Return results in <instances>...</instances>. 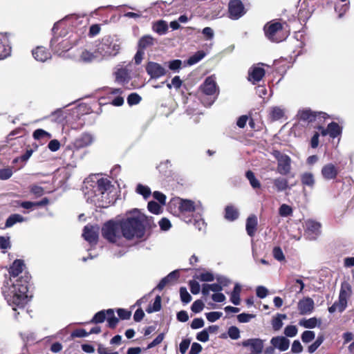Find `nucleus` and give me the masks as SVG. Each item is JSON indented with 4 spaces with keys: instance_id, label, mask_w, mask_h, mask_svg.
Masks as SVG:
<instances>
[{
    "instance_id": "12",
    "label": "nucleus",
    "mask_w": 354,
    "mask_h": 354,
    "mask_svg": "<svg viewBox=\"0 0 354 354\" xmlns=\"http://www.w3.org/2000/svg\"><path fill=\"white\" fill-rule=\"evenodd\" d=\"M11 46L10 34L0 33V59H3L10 55Z\"/></svg>"
},
{
    "instance_id": "36",
    "label": "nucleus",
    "mask_w": 354,
    "mask_h": 354,
    "mask_svg": "<svg viewBox=\"0 0 354 354\" xmlns=\"http://www.w3.org/2000/svg\"><path fill=\"white\" fill-rule=\"evenodd\" d=\"M241 291V287L239 283L235 284L233 291L231 293L230 301L234 305H239L240 304V293Z\"/></svg>"
},
{
    "instance_id": "27",
    "label": "nucleus",
    "mask_w": 354,
    "mask_h": 354,
    "mask_svg": "<svg viewBox=\"0 0 354 354\" xmlns=\"http://www.w3.org/2000/svg\"><path fill=\"white\" fill-rule=\"evenodd\" d=\"M115 80L119 83L128 82L130 79L129 71L127 68H119L115 72Z\"/></svg>"
},
{
    "instance_id": "63",
    "label": "nucleus",
    "mask_w": 354,
    "mask_h": 354,
    "mask_svg": "<svg viewBox=\"0 0 354 354\" xmlns=\"http://www.w3.org/2000/svg\"><path fill=\"white\" fill-rule=\"evenodd\" d=\"M204 308V304L201 300L195 301L191 307L192 310L195 313H198L203 310Z\"/></svg>"
},
{
    "instance_id": "23",
    "label": "nucleus",
    "mask_w": 354,
    "mask_h": 354,
    "mask_svg": "<svg viewBox=\"0 0 354 354\" xmlns=\"http://www.w3.org/2000/svg\"><path fill=\"white\" fill-rule=\"evenodd\" d=\"M34 58L39 62H44L51 57L50 53L43 46H37L32 51Z\"/></svg>"
},
{
    "instance_id": "14",
    "label": "nucleus",
    "mask_w": 354,
    "mask_h": 354,
    "mask_svg": "<svg viewBox=\"0 0 354 354\" xmlns=\"http://www.w3.org/2000/svg\"><path fill=\"white\" fill-rule=\"evenodd\" d=\"M146 71L152 79H158L166 73V69L160 64L149 62L146 66Z\"/></svg>"
},
{
    "instance_id": "15",
    "label": "nucleus",
    "mask_w": 354,
    "mask_h": 354,
    "mask_svg": "<svg viewBox=\"0 0 354 354\" xmlns=\"http://www.w3.org/2000/svg\"><path fill=\"white\" fill-rule=\"evenodd\" d=\"M244 347H250V354H261L263 348V341L259 338L248 339L242 342Z\"/></svg>"
},
{
    "instance_id": "22",
    "label": "nucleus",
    "mask_w": 354,
    "mask_h": 354,
    "mask_svg": "<svg viewBox=\"0 0 354 354\" xmlns=\"http://www.w3.org/2000/svg\"><path fill=\"white\" fill-rule=\"evenodd\" d=\"M93 141V136L89 133H83L77 138L73 142V146L79 149L90 145Z\"/></svg>"
},
{
    "instance_id": "46",
    "label": "nucleus",
    "mask_w": 354,
    "mask_h": 354,
    "mask_svg": "<svg viewBox=\"0 0 354 354\" xmlns=\"http://www.w3.org/2000/svg\"><path fill=\"white\" fill-rule=\"evenodd\" d=\"M274 186L278 191H283L288 187V180L283 178H277L274 180Z\"/></svg>"
},
{
    "instance_id": "52",
    "label": "nucleus",
    "mask_w": 354,
    "mask_h": 354,
    "mask_svg": "<svg viewBox=\"0 0 354 354\" xmlns=\"http://www.w3.org/2000/svg\"><path fill=\"white\" fill-rule=\"evenodd\" d=\"M180 295L182 302L185 304H188L192 300V296L187 292V288L185 287H181L180 288Z\"/></svg>"
},
{
    "instance_id": "8",
    "label": "nucleus",
    "mask_w": 354,
    "mask_h": 354,
    "mask_svg": "<svg viewBox=\"0 0 354 354\" xmlns=\"http://www.w3.org/2000/svg\"><path fill=\"white\" fill-rule=\"evenodd\" d=\"M201 89L205 95L210 96L211 97L209 102L206 103L203 101V103L205 105L211 106L214 103L218 93L215 78L213 76L207 77L203 84L201 86Z\"/></svg>"
},
{
    "instance_id": "56",
    "label": "nucleus",
    "mask_w": 354,
    "mask_h": 354,
    "mask_svg": "<svg viewBox=\"0 0 354 354\" xmlns=\"http://www.w3.org/2000/svg\"><path fill=\"white\" fill-rule=\"evenodd\" d=\"M315 337V333L312 330H306L301 335V339L304 343H308Z\"/></svg>"
},
{
    "instance_id": "44",
    "label": "nucleus",
    "mask_w": 354,
    "mask_h": 354,
    "mask_svg": "<svg viewBox=\"0 0 354 354\" xmlns=\"http://www.w3.org/2000/svg\"><path fill=\"white\" fill-rule=\"evenodd\" d=\"M168 28L167 24L165 21H159L153 26V30L159 35H164Z\"/></svg>"
},
{
    "instance_id": "40",
    "label": "nucleus",
    "mask_w": 354,
    "mask_h": 354,
    "mask_svg": "<svg viewBox=\"0 0 354 354\" xmlns=\"http://www.w3.org/2000/svg\"><path fill=\"white\" fill-rule=\"evenodd\" d=\"M106 313V320L110 328H114L118 324L119 319L115 316L113 309H108Z\"/></svg>"
},
{
    "instance_id": "43",
    "label": "nucleus",
    "mask_w": 354,
    "mask_h": 354,
    "mask_svg": "<svg viewBox=\"0 0 354 354\" xmlns=\"http://www.w3.org/2000/svg\"><path fill=\"white\" fill-rule=\"evenodd\" d=\"M136 192L143 196L144 198H147L151 194V189L146 185L138 184L136 187Z\"/></svg>"
},
{
    "instance_id": "50",
    "label": "nucleus",
    "mask_w": 354,
    "mask_h": 354,
    "mask_svg": "<svg viewBox=\"0 0 354 354\" xmlns=\"http://www.w3.org/2000/svg\"><path fill=\"white\" fill-rule=\"evenodd\" d=\"M10 247V237L0 236V249L2 250V252L5 253Z\"/></svg>"
},
{
    "instance_id": "19",
    "label": "nucleus",
    "mask_w": 354,
    "mask_h": 354,
    "mask_svg": "<svg viewBox=\"0 0 354 354\" xmlns=\"http://www.w3.org/2000/svg\"><path fill=\"white\" fill-rule=\"evenodd\" d=\"M298 310L301 315H307L313 312L314 309V301L310 297H305L298 302Z\"/></svg>"
},
{
    "instance_id": "33",
    "label": "nucleus",
    "mask_w": 354,
    "mask_h": 354,
    "mask_svg": "<svg viewBox=\"0 0 354 354\" xmlns=\"http://www.w3.org/2000/svg\"><path fill=\"white\" fill-rule=\"evenodd\" d=\"M284 109L280 106H274L270 109V116L272 120H279L284 116Z\"/></svg>"
},
{
    "instance_id": "31",
    "label": "nucleus",
    "mask_w": 354,
    "mask_h": 354,
    "mask_svg": "<svg viewBox=\"0 0 354 354\" xmlns=\"http://www.w3.org/2000/svg\"><path fill=\"white\" fill-rule=\"evenodd\" d=\"M48 203V201H39L37 203H32L30 201H24L21 203V207L27 209H35L37 207L45 206Z\"/></svg>"
},
{
    "instance_id": "57",
    "label": "nucleus",
    "mask_w": 354,
    "mask_h": 354,
    "mask_svg": "<svg viewBox=\"0 0 354 354\" xmlns=\"http://www.w3.org/2000/svg\"><path fill=\"white\" fill-rule=\"evenodd\" d=\"M324 341V338L322 336H319L317 338V339L315 341L314 343H313L311 345H310L308 348V351L310 353H313L322 344Z\"/></svg>"
},
{
    "instance_id": "59",
    "label": "nucleus",
    "mask_w": 354,
    "mask_h": 354,
    "mask_svg": "<svg viewBox=\"0 0 354 354\" xmlns=\"http://www.w3.org/2000/svg\"><path fill=\"white\" fill-rule=\"evenodd\" d=\"M201 32L203 35L205 40L211 41L214 37V30L210 27H205L202 30Z\"/></svg>"
},
{
    "instance_id": "3",
    "label": "nucleus",
    "mask_w": 354,
    "mask_h": 354,
    "mask_svg": "<svg viewBox=\"0 0 354 354\" xmlns=\"http://www.w3.org/2000/svg\"><path fill=\"white\" fill-rule=\"evenodd\" d=\"M116 187L112 182L101 177L100 174L89 175L84 181L82 191L86 199H93L95 197L109 198L113 197L111 194L115 192Z\"/></svg>"
},
{
    "instance_id": "29",
    "label": "nucleus",
    "mask_w": 354,
    "mask_h": 354,
    "mask_svg": "<svg viewBox=\"0 0 354 354\" xmlns=\"http://www.w3.org/2000/svg\"><path fill=\"white\" fill-rule=\"evenodd\" d=\"M160 204L156 201H150L148 203V209L153 214H158L161 213L162 206L165 205V201H158Z\"/></svg>"
},
{
    "instance_id": "45",
    "label": "nucleus",
    "mask_w": 354,
    "mask_h": 354,
    "mask_svg": "<svg viewBox=\"0 0 354 354\" xmlns=\"http://www.w3.org/2000/svg\"><path fill=\"white\" fill-rule=\"evenodd\" d=\"M205 56V53L203 51H198L187 59V64L194 65L200 62Z\"/></svg>"
},
{
    "instance_id": "16",
    "label": "nucleus",
    "mask_w": 354,
    "mask_h": 354,
    "mask_svg": "<svg viewBox=\"0 0 354 354\" xmlns=\"http://www.w3.org/2000/svg\"><path fill=\"white\" fill-rule=\"evenodd\" d=\"M305 230L310 239H315L321 233V224L313 220H307L305 222Z\"/></svg>"
},
{
    "instance_id": "53",
    "label": "nucleus",
    "mask_w": 354,
    "mask_h": 354,
    "mask_svg": "<svg viewBox=\"0 0 354 354\" xmlns=\"http://www.w3.org/2000/svg\"><path fill=\"white\" fill-rule=\"evenodd\" d=\"M272 255L274 258L279 261H282L285 260L284 254L281 248L279 246H276L273 248Z\"/></svg>"
},
{
    "instance_id": "18",
    "label": "nucleus",
    "mask_w": 354,
    "mask_h": 354,
    "mask_svg": "<svg viewBox=\"0 0 354 354\" xmlns=\"http://www.w3.org/2000/svg\"><path fill=\"white\" fill-rule=\"evenodd\" d=\"M260 64L252 66L248 71V80L252 84L259 82L265 75V70Z\"/></svg>"
},
{
    "instance_id": "47",
    "label": "nucleus",
    "mask_w": 354,
    "mask_h": 354,
    "mask_svg": "<svg viewBox=\"0 0 354 354\" xmlns=\"http://www.w3.org/2000/svg\"><path fill=\"white\" fill-rule=\"evenodd\" d=\"M161 308V297L159 295H157L155 298L153 304L152 306H149L147 309V312L148 313H151L153 312H158Z\"/></svg>"
},
{
    "instance_id": "39",
    "label": "nucleus",
    "mask_w": 354,
    "mask_h": 354,
    "mask_svg": "<svg viewBox=\"0 0 354 354\" xmlns=\"http://www.w3.org/2000/svg\"><path fill=\"white\" fill-rule=\"evenodd\" d=\"M318 324V320L315 317L310 319H302L299 321V324L306 328H314Z\"/></svg>"
},
{
    "instance_id": "61",
    "label": "nucleus",
    "mask_w": 354,
    "mask_h": 354,
    "mask_svg": "<svg viewBox=\"0 0 354 354\" xmlns=\"http://www.w3.org/2000/svg\"><path fill=\"white\" fill-rule=\"evenodd\" d=\"M141 100V97L137 93H131L127 97L128 104L131 105L138 104Z\"/></svg>"
},
{
    "instance_id": "64",
    "label": "nucleus",
    "mask_w": 354,
    "mask_h": 354,
    "mask_svg": "<svg viewBox=\"0 0 354 354\" xmlns=\"http://www.w3.org/2000/svg\"><path fill=\"white\" fill-rule=\"evenodd\" d=\"M97 353L99 354H119L117 351H112L109 348L105 347L104 346L100 344L97 347Z\"/></svg>"
},
{
    "instance_id": "49",
    "label": "nucleus",
    "mask_w": 354,
    "mask_h": 354,
    "mask_svg": "<svg viewBox=\"0 0 354 354\" xmlns=\"http://www.w3.org/2000/svg\"><path fill=\"white\" fill-rule=\"evenodd\" d=\"M30 192L35 197H41L45 193L44 189L42 187L37 185H32L30 187Z\"/></svg>"
},
{
    "instance_id": "58",
    "label": "nucleus",
    "mask_w": 354,
    "mask_h": 354,
    "mask_svg": "<svg viewBox=\"0 0 354 354\" xmlns=\"http://www.w3.org/2000/svg\"><path fill=\"white\" fill-rule=\"evenodd\" d=\"M223 315V313L221 312H210L205 314L207 319L210 322H214L216 320L219 319L221 316Z\"/></svg>"
},
{
    "instance_id": "24",
    "label": "nucleus",
    "mask_w": 354,
    "mask_h": 354,
    "mask_svg": "<svg viewBox=\"0 0 354 354\" xmlns=\"http://www.w3.org/2000/svg\"><path fill=\"white\" fill-rule=\"evenodd\" d=\"M178 205V213H191L195 210V205L193 201H177Z\"/></svg>"
},
{
    "instance_id": "60",
    "label": "nucleus",
    "mask_w": 354,
    "mask_h": 354,
    "mask_svg": "<svg viewBox=\"0 0 354 354\" xmlns=\"http://www.w3.org/2000/svg\"><path fill=\"white\" fill-rule=\"evenodd\" d=\"M227 334L232 339H238L240 337V330L236 326H230L228 329Z\"/></svg>"
},
{
    "instance_id": "34",
    "label": "nucleus",
    "mask_w": 354,
    "mask_h": 354,
    "mask_svg": "<svg viewBox=\"0 0 354 354\" xmlns=\"http://www.w3.org/2000/svg\"><path fill=\"white\" fill-rule=\"evenodd\" d=\"M153 38L150 35L142 37L138 42V48L144 50L146 48L153 45Z\"/></svg>"
},
{
    "instance_id": "62",
    "label": "nucleus",
    "mask_w": 354,
    "mask_h": 354,
    "mask_svg": "<svg viewBox=\"0 0 354 354\" xmlns=\"http://www.w3.org/2000/svg\"><path fill=\"white\" fill-rule=\"evenodd\" d=\"M196 278L201 281H212L214 279L213 274L209 272L201 273Z\"/></svg>"
},
{
    "instance_id": "7",
    "label": "nucleus",
    "mask_w": 354,
    "mask_h": 354,
    "mask_svg": "<svg viewBox=\"0 0 354 354\" xmlns=\"http://www.w3.org/2000/svg\"><path fill=\"white\" fill-rule=\"evenodd\" d=\"M351 287L349 283L346 282L342 283L339 291V299L328 308L329 313H333L336 311L339 313L343 312L347 306V299L351 295Z\"/></svg>"
},
{
    "instance_id": "28",
    "label": "nucleus",
    "mask_w": 354,
    "mask_h": 354,
    "mask_svg": "<svg viewBox=\"0 0 354 354\" xmlns=\"http://www.w3.org/2000/svg\"><path fill=\"white\" fill-rule=\"evenodd\" d=\"M225 212V218L230 221H235L239 216L238 209L232 205L227 206Z\"/></svg>"
},
{
    "instance_id": "41",
    "label": "nucleus",
    "mask_w": 354,
    "mask_h": 354,
    "mask_svg": "<svg viewBox=\"0 0 354 354\" xmlns=\"http://www.w3.org/2000/svg\"><path fill=\"white\" fill-rule=\"evenodd\" d=\"M245 177L249 180L250 184L252 187V188H260L261 183L259 180L255 177L254 174L252 171H248L245 173Z\"/></svg>"
},
{
    "instance_id": "55",
    "label": "nucleus",
    "mask_w": 354,
    "mask_h": 354,
    "mask_svg": "<svg viewBox=\"0 0 354 354\" xmlns=\"http://www.w3.org/2000/svg\"><path fill=\"white\" fill-rule=\"evenodd\" d=\"M298 330L296 326L288 325L284 329V334L289 337H293L297 334Z\"/></svg>"
},
{
    "instance_id": "35",
    "label": "nucleus",
    "mask_w": 354,
    "mask_h": 354,
    "mask_svg": "<svg viewBox=\"0 0 354 354\" xmlns=\"http://www.w3.org/2000/svg\"><path fill=\"white\" fill-rule=\"evenodd\" d=\"M286 318L287 316L285 314H277L272 320V328L276 331L281 329L283 324V319H286Z\"/></svg>"
},
{
    "instance_id": "13",
    "label": "nucleus",
    "mask_w": 354,
    "mask_h": 354,
    "mask_svg": "<svg viewBox=\"0 0 354 354\" xmlns=\"http://www.w3.org/2000/svg\"><path fill=\"white\" fill-rule=\"evenodd\" d=\"M325 113L323 112H313L310 109H304L298 111L297 116L300 120L313 122L317 120V118H325Z\"/></svg>"
},
{
    "instance_id": "9",
    "label": "nucleus",
    "mask_w": 354,
    "mask_h": 354,
    "mask_svg": "<svg viewBox=\"0 0 354 354\" xmlns=\"http://www.w3.org/2000/svg\"><path fill=\"white\" fill-rule=\"evenodd\" d=\"M273 156L277 160V171L281 175H287L291 170V159L279 151H274Z\"/></svg>"
},
{
    "instance_id": "5",
    "label": "nucleus",
    "mask_w": 354,
    "mask_h": 354,
    "mask_svg": "<svg viewBox=\"0 0 354 354\" xmlns=\"http://www.w3.org/2000/svg\"><path fill=\"white\" fill-rule=\"evenodd\" d=\"M103 236L111 243L120 245L123 237L120 228V221H108L102 229Z\"/></svg>"
},
{
    "instance_id": "32",
    "label": "nucleus",
    "mask_w": 354,
    "mask_h": 354,
    "mask_svg": "<svg viewBox=\"0 0 354 354\" xmlns=\"http://www.w3.org/2000/svg\"><path fill=\"white\" fill-rule=\"evenodd\" d=\"M24 221H26V219L21 215L18 214H14L10 215L7 218L5 225L6 227H11L15 224H16L17 223H22Z\"/></svg>"
},
{
    "instance_id": "4",
    "label": "nucleus",
    "mask_w": 354,
    "mask_h": 354,
    "mask_svg": "<svg viewBox=\"0 0 354 354\" xmlns=\"http://www.w3.org/2000/svg\"><path fill=\"white\" fill-rule=\"evenodd\" d=\"M122 41L116 35H106L96 45V53L106 58L115 57L119 54Z\"/></svg>"
},
{
    "instance_id": "38",
    "label": "nucleus",
    "mask_w": 354,
    "mask_h": 354,
    "mask_svg": "<svg viewBox=\"0 0 354 354\" xmlns=\"http://www.w3.org/2000/svg\"><path fill=\"white\" fill-rule=\"evenodd\" d=\"M304 185L312 187L315 184V178L313 174L310 172L304 173L301 177Z\"/></svg>"
},
{
    "instance_id": "48",
    "label": "nucleus",
    "mask_w": 354,
    "mask_h": 354,
    "mask_svg": "<svg viewBox=\"0 0 354 354\" xmlns=\"http://www.w3.org/2000/svg\"><path fill=\"white\" fill-rule=\"evenodd\" d=\"M33 138L35 140H41L43 138H50L51 134L41 129H38L33 132Z\"/></svg>"
},
{
    "instance_id": "1",
    "label": "nucleus",
    "mask_w": 354,
    "mask_h": 354,
    "mask_svg": "<svg viewBox=\"0 0 354 354\" xmlns=\"http://www.w3.org/2000/svg\"><path fill=\"white\" fill-rule=\"evenodd\" d=\"M24 267L22 260H15L9 268L10 277L8 279L6 278L1 288L5 299L8 305L13 306L14 310H16L15 307L24 308L32 297L28 295V276L17 278L22 272Z\"/></svg>"
},
{
    "instance_id": "30",
    "label": "nucleus",
    "mask_w": 354,
    "mask_h": 354,
    "mask_svg": "<svg viewBox=\"0 0 354 354\" xmlns=\"http://www.w3.org/2000/svg\"><path fill=\"white\" fill-rule=\"evenodd\" d=\"M223 290V287L218 283L207 284L205 283L202 286V294L203 295H207L210 291L218 292Z\"/></svg>"
},
{
    "instance_id": "54",
    "label": "nucleus",
    "mask_w": 354,
    "mask_h": 354,
    "mask_svg": "<svg viewBox=\"0 0 354 354\" xmlns=\"http://www.w3.org/2000/svg\"><path fill=\"white\" fill-rule=\"evenodd\" d=\"M279 213L280 216H281L283 217H286V216H290L292 214V209L290 206L286 205V204H283L279 207Z\"/></svg>"
},
{
    "instance_id": "21",
    "label": "nucleus",
    "mask_w": 354,
    "mask_h": 354,
    "mask_svg": "<svg viewBox=\"0 0 354 354\" xmlns=\"http://www.w3.org/2000/svg\"><path fill=\"white\" fill-rule=\"evenodd\" d=\"M271 344L280 351H286L288 349L290 346V341L286 337L283 336L274 337L270 340Z\"/></svg>"
},
{
    "instance_id": "51",
    "label": "nucleus",
    "mask_w": 354,
    "mask_h": 354,
    "mask_svg": "<svg viewBox=\"0 0 354 354\" xmlns=\"http://www.w3.org/2000/svg\"><path fill=\"white\" fill-rule=\"evenodd\" d=\"M13 171L11 167L0 169V180H6L12 176Z\"/></svg>"
},
{
    "instance_id": "10",
    "label": "nucleus",
    "mask_w": 354,
    "mask_h": 354,
    "mask_svg": "<svg viewBox=\"0 0 354 354\" xmlns=\"http://www.w3.org/2000/svg\"><path fill=\"white\" fill-rule=\"evenodd\" d=\"M61 22H57L54 24L52 31L54 34L53 37L50 41V46L57 53L59 50L66 51L68 50L71 46L68 44V41L66 40H62L59 41V38L55 36L56 32L59 30Z\"/></svg>"
},
{
    "instance_id": "11",
    "label": "nucleus",
    "mask_w": 354,
    "mask_h": 354,
    "mask_svg": "<svg viewBox=\"0 0 354 354\" xmlns=\"http://www.w3.org/2000/svg\"><path fill=\"white\" fill-rule=\"evenodd\" d=\"M229 17L233 20H236L245 13V8L240 0H231L228 4Z\"/></svg>"
},
{
    "instance_id": "20",
    "label": "nucleus",
    "mask_w": 354,
    "mask_h": 354,
    "mask_svg": "<svg viewBox=\"0 0 354 354\" xmlns=\"http://www.w3.org/2000/svg\"><path fill=\"white\" fill-rule=\"evenodd\" d=\"M322 175L325 180H334L338 175V169L333 164L328 163L322 167Z\"/></svg>"
},
{
    "instance_id": "26",
    "label": "nucleus",
    "mask_w": 354,
    "mask_h": 354,
    "mask_svg": "<svg viewBox=\"0 0 354 354\" xmlns=\"http://www.w3.org/2000/svg\"><path fill=\"white\" fill-rule=\"evenodd\" d=\"M257 226V218L255 215H250L246 221V231L250 236H253L255 234Z\"/></svg>"
},
{
    "instance_id": "6",
    "label": "nucleus",
    "mask_w": 354,
    "mask_h": 354,
    "mask_svg": "<svg viewBox=\"0 0 354 354\" xmlns=\"http://www.w3.org/2000/svg\"><path fill=\"white\" fill-rule=\"evenodd\" d=\"M266 37L272 42H280L284 40L286 35L283 33V26L278 21H270L264 26Z\"/></svg>"
},
{
    "instance_id": "25",
    "label": "nucleus",
    "mask_w": 354,
    "mask_h": 354,
    "mask_svg": "<svg viewBox=\"0 0 354 354\" xmlns=\"http://www.w3.org/2000/svg\"><path fill=\"white\" fill-rule=\"evenodd\" d=\"M100 56L97 53H96V50L94 53L87 50L86 49H84L81 51L78 61L83 63H91Z\"/></svg>"
},
{
    "instance_id": "2",
    "label": "nucleus",
    "mask_w": 354,
    "mask_h": 354,
    "mask_svg": "<svg viewBox=\"0 0 354 354\" xmlns=\"http://www.w3.org/2000/svg\"><path fill=\"white\" fill-rule=\"evenodd\" d=\"M151 218H149L139 209L129 212L125 218L120 221L122 236L127 240L139 239L145 236V228L151 226Z\"/></svg>"
},
{
    "instance_id": "42",
    "label": "nucleus",
    "mask_w": 354,
    "mask_h": 354,
    "mask_svg": "<svg viewBox=\"0 0 354 354\" xmlns=\"http://www.w3.org/2000/svg\"><path fill=\"white\" fill-rule=\"evenodd\" d=\"M106 312L107 310H103L97 312L90 321V323L99 324L104 322L108 315Z\"/></svg>"
},
{
    "instance_id": "17",
    "label": "nucleus",
    "mask_w": 354,
    "mask_h": 354,
    "mask_svg": "<svg viewBox=\"0 0 354 354\" xmlns=\"http://www.w3.org/2000/svg\"><path fill=\"white\" fill-rule=\"evenodd\" d=\"M98 230L99 227L97 226L86 225L84 228L82 236L91 244H95L97 241Z\"/></svg>"
},
{
    "instance_id": "37",
    "label": "nucleus",
    "mask_w": 354,
    "mask_h": 354,
    "mask_svg": "<svg viewBox=\"0 0 354 354\" xmlns=\"http://www.w3.org/2000/svg\"><path fill=\"white\" fill-rule=\"evenodd\" d=\"M330 137L335 138L339 136L342 133V128L336 122H330L328 125Z\"/></svg>"
}]
</instances>
